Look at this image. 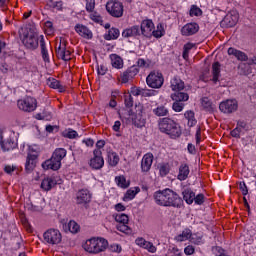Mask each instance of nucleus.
<instances>
[{
	"label": "nucleus",
	"instance_id": "f257e3e1",
	"mask_svg": "<svg viewBox=\"0 0 256 256\" xmlns=\"http://www.w3.org/2000/svg\"><path fill=\"white\" fill-rule=\"evenodd\" d=\"M154 200L160 207H181V203H183L179 194L169 188L156 191L154 193Z\"/></svg>",
	"mask_w": 256,
	"mask_h": 256
},
{
	"label": "nucleus",
	"instance_id": "f03ea898",
	"mask_svg": "<svg viewBox=\"0 0 256 256\" xmlns=\"http://www.w3.org/2000/svg\"><path fill=\"white\" fill-rule=\"evenodd\" d=\"M145 109L142 104H138L135 106L134 111L129 110L127 113H124L121 116L122 121L125 123H133L135 127L141 129L145 127L147 123V119L143 115Z\"/></svg>",
	"mask_w": 256,
	"mask_h": 256
},
{
	"label": "nucleus",
	"instance_id": "7ed1b4c3",
	"mask_svg": "<svg viewBox=\"0 0 256 256\" xmlns=\"http://www.w3.org/2000/svg\"><path fill=\"white\" fill-rule=\"evenodd\" d=\"M159 129L161 133H166V135H169L172 139L181 137V127L171 118L160 119Z\"/></svg>",
	"mask_w": 256,
	"mask_h": 256
},
{
	"label": "nucleus",
	"instance_id": "20e7f679",
	"mask_svg": "<svg viewBox=\"0 0 256 256\" xmlns=\"http://www.w3.org/2000/svg\"><path fill=\"white\" fill-rule=\"evenodd\" d=\"M109 247V242L104 238H91L88 239L83 248L87 251V253H92L93 255H97L98 253H103Z\"/></svg>",
	"mask_w": 256,
	"mask_h": 256
},
{
	"label": "nucleus",
	"instance_id": "39448f33",
	"mask_svg": "<svg viewBox=\"0 0 256 256\" xmlns=\"http://www.w3.org/2000/svg\"><path fill=\"white\" fill-rule=\"evenodd\" d=\"M22 43L26 49L35 51L39 47V34L33 30H22Z\"/></svg>",
	"mask_w": 256,
	"mask_h": 256
},
{
	"label": "nucleus",
	"instance_id": "423d86ee",
	"mask_svg": "<svg viewBox=\"0 0 256 256\" xmlns=\"http://www.w3.org/2000/svg\"><path fill=\"white\" fill-rule=\"evenodd\" d=\"M146 83L148 87H151V89H161L163 87V83H165L163 73L159 71L150 72L146 78Z\"/></svg>",
	"mask_w": 256,
	"mask_h": 256
},
{
	"label": "nucleus",
	"instance_id": "0eeeda50",
	"mask_svg": "<svg viewBox=\"0 0 256 256\" xmlns=\"http://www.w3.org/2000/svg\"><path fill=\"white\" fill-rule=\"evenodd\" d=\"M17 106L20 111L25 113H33L37 109V99L32 96H25L17 101Z\"/></svg>",
	"mask_w": 256,
	"mask_h": 256
},
{
	"label": "nucleus",
	"instance_id": "6e6552de",
	"mask_svg": "<svg viewBox=\"0 0 256 256\" xmlns=\"http://www.w3.org/2000/svg\"><path fill=\"white\" fill-rule=\"evenodd\" d=\"M115 222L118 223L116 229L126 235H131L132 231L129 225V216L127 214L118 213L114 215Z\"/></svg>",
	"mask_w": 256,
	"mask_h": 256
},
{
	"label": "nucleus",
	"instance_id": "1a4fd4ad",
	"mask_svg": "<svg viewBox=\"0 0 256 256\" xmlns=\"http://www.w3.org/2000/svg\"><path fill=\"white\" fill-rule=\"evenodd\" d=\"M56 55L62 61H71V51L67 50V40L65 38H60L56 42Z\"/></svg>",
	"mask_w": 256,
	"mask_h": 256
},
{
	"label": "nucleus",
	"instance_id": "9d476101",
	"mask_svg": "<svg viewBox=\"0 0 256 256\" xmlns=\"http://www.w3.org/2000/svg\"><path fill=\"white\" fill-rule=\"evenodd\" d=\"M106 11L111 17H123V3L115 0H110L106 3Z\"/></svg>",
	"mask_w": 256,
	"mask_h": 256
},
{
	"label": "nucleus",
	"instance_id": "9b49d317",
	"mask_svg": "<svg viewBox=\"0 0 256 256\" xmlns=\"http://www.w3.org/2000/svg\"><path fill=\"white\" fill-rule=\"evenodd\" d=\"M44 241L46 243H49V245H59L61 243L63 236L61 235V232L58 229L50 228L48 229L44 235Z\"/></svg>",
	"mask_w": 256,
	"mask_h": 256
},
{
	"label": "nucleus",
	"instance_id": "f8f14e48",
	"mask_svg": "<svg viewBox=\"0 0 256 256\" xmlns=\"http://www.w3.org/2000/svg\"><path fill=\"white\" fill-rule=\"evenodd\" d=\"M219 109L221 113L230 115L231 113H235V111L239 109V103L235 99H227L220 103Z\"/></svg>",
	"mask_w": 256,
	"mask_h": 256
},
{
	"label": "nucleus",
	"instance_id": "ddd939ff",
	"mask_svg": "<svg viewBox=\"0 0 256 256\" xmlns=\"http://www.w3.org/2000/svg\"><path fill=\"white\" fill-rule=\"evenodd\" d=\"M105 165V160L103 159V151L101 150H94L93 151V157L90 159V167L92 169H103V166Z\"/></svg>",
	"mask_w": 256,
	"mask_h": 256
},
{
	"label": "nucleus",
	"instance_id": "4468645a",
	"mask_svg": "<svg viewBox=\"0 0 256 256\" xmlns=\"http://www.w3.org/2000/svg\"><path fill=\"white\" fill-rule=\"evenodd\" d=\"M239 21V13L237 11L229 12L221 22L224 27H235Z\"/></svg>",
	"mask_w": 256,
	"mask_h": 256
},
{
	"label": "nucleus",
	"instance_id": "2eb2a0df",
	"mask_svg": "<svg viewBox=\"0 0 256 256\" xmlns=\"http://www.w3.org/2000/svg\"><path fill=\"white\" fill-rule=\"evenodd\" d=\"M141 33L144 37H153V29H155V24L152 20H144L140 26Z\"/></svg>",
	"mask_w": 256,
	"mask_h": 256
},
{
	"label": "nucleus",
	"instance_id": "dca6fc26",
	"mask_svg": "<svg viewBox=\"0 0 256 256\" xmlns=\"http://www.w3.org/2000/svg\"><path fill=\"white\" fill-rule=\"evenodd\" d=\"M77 205H86V203H91V192L87 189H82L76 194Z\"/></svg>",
	"mask_w": 256,
	"mask_h": 256
},
{
	"label": "nucleus",
	"instance_id": "f3484780",
	"mask_svg": "<svg viewBox=\"0 0 256 256\" xmlns=\"http://www.w3.org/2000/svg\"><path fill=\"white\" fill-rule=\"evenodd\" d=\"M195 33H199V24L195 22L185 24L181 28V34L184 37H191V35H195Z\"/></svg>",
	"mask_w": 256,
	"mask_h": 256
},
{
	"label": "nucleus",
	"instance_id": "a211bd4d",
	"mask_svg": "<svg viewBox=\"0 0 256 256\" xmlns=\"http://www.w3.org/2000/svg\"><path fill=\"white\" fill-rule=\"evenodd\" d=\"M153 153H147L143 156L141 161V171L142 173H149L151 171V167L153 165Z\"/></svg>",
	"mask_w": 256,
	"mask_h": 256
},
{
	"label": "nucleus",
	"instance_id": "6ab92c4d",
	"mask_svg": "<svg viewBox=\"0 0 256 256\" xmlns=\"http://www.w3.org/2000/svg\"><path fill=\"white\" fill-rule=\"evenodd\" d=\"M136 245L138 247H142V249H146V251H149V253H155L157 251V247L153 245V243L145 240L144 238H137L135 240Z\"/></svg>",
	"mask_w": 256,
	"mask_h": 256
},
{
	"label": "nucleus",
	"instance_id": "aec40b11",
	"mask_svg": "<svg viewBox=\"0 0 256 256\" xmlns=\"http://www.w3.org/2000/svg\"><path fill=\"white\" fill-rule=\"evenodd\" d=\"M139 73V70L136 67H130L126 71H124L121 76V83H129L130 79H133Z\"/></svg>",
	"mask_w": 256,
	"mask_h": 256
},
{
	"label": "nucleus",
	"instance_id": "412c9836",
	"mask_svg": "<svg viewBox=\"0 0 256 256\" xmlns=\"http://www.w3.org/2000/svg\"><path fill=\"white\" fill-rule=\"evenodd\" d=\"M42 167L46 170L52 169V171H59L61 169V162L52 156L42 164Z\"/></svg>",
	"mask_w": 256,
	"mask_h": 256
},
{
	"label": "nucleus",
	"instance_id": "4be33fe9",
	"mask_svg": "<svg viewBox=\"0 0 256 256\" xmlns=\"http://www.w3.org/2000/svg\"><path fill=\"white\" fill-rule=\"evenodd\" d=\"M172 91H183L185 89V82L179 76H174L170 81Z\"/></svg>",
	"mask_w": 256,
	"mask_h": 256
},
{
	"label": "nucleus",
	"instance_id": "5701e85b",
	"mask_svg": "<svg viewBox=\"0 0 256 256\" xmlns=\"http://www.w3.org/2000/svg\"><path fill=\"white\" fill-rule=\"evenodd\" d=\"M36 165H37V155L28 154L26 158V164H25L26 172L31 173V171L35 169Z\"/></svg>",
	"mask_w": 256,
	"mask_h": 256
},
{
	"label": "nucleus",
	"instance_id": "b1692460",
	"mask_svg": "<svg viewBox=\"0 0 256 256\" xmlns=\"http://www.w3.org/2000/svg\"><path fill=\"white\" fill-rule=\"evenodd\" d=\"M47 85L51 89H57L59 91V93H65V91H66L65 85H63L59 80H57L55 78H48Z\"/></svg>",
	"mask_w": 256,
	"mask_h": 256
},
{
	"label": "nucleus",
	"instance_id": "393cba45",
	"mask_svg": "<svg viewBox=\"0 0 256 256\" xmlns=\"http://www.w3.org/2000/svg\"><path fill=\"white\" fill-rule=\"evenodd\" d=\"M55 185H57V178L48 177L42 181L41 189H43L44 191H51V189H53V187H55Z\"/></svg>",
	"mask_w": 256,
	"mask_h": 256
},
{
	"label": "nucleus",
	"instance_id": "a878e982",
	"mask_svg": "<svg viewBox=\"0 0 256 256\" xmlns=\"http://www.w3.org/2000/svg\"><path fill=\"white\" fill-rule=\"evenodd\" d=\"M75 31H76V33L81 35V37H84V39H92L93 38V33L90 32L89 28H87L84 25H79V24L76 25Z\"/></svg>",
	"mask_w": 256,
	"mask_h": 256
},
{
	"label": "nucleus",
	"instance_id": "bb28decb",
	"mask_svg": "<svg viewBox=\"0 0 256 256\" xmlns=\"http://www.w3.org/2000/svg\"><path fill=\"white\" fill-rule=\"evenodd\" d=\"M228 55H233V57H236L238 61H247V59H249V57L247 56V54H245V52L237 50L233 47H230L228 49Z\"/></svg>",
	"mask_w": 256,
	"mask_h": 256
},
{
	"label": "nucleus",
	"instance_id": "cd10ccee",
	"mask_svg": "<svg viewBox=\"0 0 256 256\" xmlns=\"http://www.w3.org/2000/svg\"><path fill=\"white\" fill-rule=\"evenodd\" d=\"M189 173H191V170H189V165L181 164L179 167L177 179L179 181H185L189 177Z\"/></svg>",
	"mask_w": 256,
	"mask_h": 256
},
{
	"label": "nucleus",
	"instance_id": "c85d7f7f",
	"mask_svg": "<svg viewBox=\"0 0 256 256\" xmlns=\"http://www.w3.org/2000/svg\"><path fill=\"white\" fill-rule=\"evenodd\" d=\"M40 48L43 61L49 63V51L47 50V44L45 43V37L40 36Z\"/></svg>",
	"mask_w": 256,
	"mask_h": 256
},
{
	"label": "nucleus",
	"instance_id": "c756f323",
	"mask_svg": "<svg viewBox=\"0 0 256 256\" xmlns=\"http://www.w3.org/2000/svg\"><path fill=\"white\" fill-rule=\"evenodd\" d=\"M107 161H108V164L110 165V167H117V165H119V161H120V158H119V155L117 154V152H113V151L108 152Z\"/></svg>",
	"mask_w": 256,
	"mask_h": 256
},
{
	"label": "nucleus",
	"instance_id": "7c9ffc66",
	"mask_svg": "<svg viewBox=\"0 0 256 256\" xmlns=\"http://www.w3.org/2000/svg\"><path fill=\"white\" fill-rule=\"evenodd\" d=\"M172 101H177L183 103L185 101H189V94L181 91H176L175 93L171 94Z\"/></svg>",
	"mask_w": 256,
	"mask_h": 256
},
{
	"label": "nucleus",
	"instance_id": "2f4dec72",
	"mask_svg": "<svg viewBox=\"0 0 256 256\" xmlns=\"http://www.w3.org/2000/svg\"><path fill=\"white\" fill-rule=\"evenodd\" d=\"M111 65L114 69H123V58L117 54L110 55Z\"/></svg>",
	"mask_w": 256,
	"mask_h": 256
},
{
	"label": "nucleus",
	"instance_id": "473e14b6",
	"mask_svg": "<svg viewBox=\"0 0 256 256\" xmlns=\"http://www.w3.org/2000/svg\"><path fill=\"white\" fill-rule=\"evenodd\" d=\"M182 194H183V199L187 203V205H192L193 201H195V192L187 188L182 192Z\"/></svg>",
	"mask_w": 256,
	"mask_h": 256
},
{
	"label": "nucleus",
	"instance_id": "72a5a7b5",
	"mask_svg": "<svg viewBox=\"0 0 256 256\" xmlns=\"http://www.w3.org/2000/svg\"><path fill=\"white\" fill-rule=\"evenodd\" d=\"M137 35H139V26H133L122 32V36L126 38L137 37Z\"/></svg>",
	"mask_w": 256,
	"mask_h": 256
},
{
	"label": "nucleus",
	"instance_id": "f704fd0d",
	"mask_svg": "<svg viewBox=\"0 0 256 256\" xmlns=\"http://www.w3.org/2000/svg\"><path fill=\"white\" fill-rule=\"evenodd\" d=\"M184 117L188 120V127H195V125H197V119H195V112L191 110L186 111Z\"/></svg>",
	"mask_w": 256,
	"mask_h": 256
},
{
	"label": "nucleus",
	"instance_id": "c9c22d12",
	"mask_svg": "<svg viewBox=\"0 0 256 256\" xmlns=\"http://www.w3.org/2000/svg\"><path fill=\"white\" fill-rule=\"evenodd\" d=\"M221 74V64H219V62H215L212 65V81H214V83H217V81H219V75Z\"/></svg>",
	"mask_w": 256,
	"mask_h": 256
},
{
	"label": "nucleus",
	"instance_id": "e433bc0d",
	"mask_svg": "<svg viewBox=\"0 0 256 256\" xmlns=\"http://www.w3.org/2000/svg\"><path fill=\"white\" fill-rule=\"evenodd\" d=\"M52 156L61 163V161L67 157V150H65V148H58L53 152Z\"/></svg>",
	"mask_w": 256,
	"mask_h": 256
},
{
	"label": "nucleus",
	"instance_id": "4c0bfd02",
	"mask_svg": "<svg viewBox=\"0 0 256 256\" xmlns=\"http://www.w3.org/2000/svg\"><path fill=\"white\" fill-rule=\"evenodd\" d=\"M0 147H2L3 151H11L13 149V142L3 141V130L0 128Z\"/></svg>",
	"mask_w": 256,
	"mask_h": 256
},
{
	"label": "nucleus",
	"instance_id": "58836bf2",
	"mask_svg": "<svg viewBox=\"0 0 256 256\" xmlns=\"http://www.w3.org/2000/svg\"><path fill=\"white\" fill-rule=\"evenodd\" d=\"M139 191H141L139 187H135L134 189H129L124 195L123 201H131L132 199H135V195H137Z\"/></svg>",
	"mask_w": 256,
	"mask_h": 256
},
{
	"label": "nucleus",
	"instance_id": "ea45409f",
	"mask_svg": "<svg viewBox=\"0 0 256 256\" xmlns=\"http://www.w3.org/2000/svg\"><path fill=\"white\" fill-rule=\"evenodd\" d=\"M64 227H65V229H68V231H70V233H73L74 235L77 234V232L80 231V229H81L79 224L73 220H71Z\"/></svg>",
	"mask_w": 256,
	"mask_h": 256
},
{
	"label": "nucleus",
	"instance_id": "a19ab883",
	"mask_svg": "<svg viewBox=\"0 0 256 256\" xmlns=\"http://www.w3.org/2000/svg\"><path fill=\"white\" fill-rule=\"evenodd\" d=\"M154 115L157 117H165L169 115V110L165 106H158L156 109H153Z\"/></svg>",
	"mask_w": 256,
	"mask_h": 256
},
{
	"label": "nucleus",
	"instance_id": "79ce46f5",
	"mask_svg": "<svg viewBox=\"0 0 256 256\" xmlns=\"http://www.w3.org/2000/svg\"><path fill=\"white\" fill-rule=\"evenodd\" d=\"M165 35V28H163V24H158L157 29H153L152 36L156 39H161Z\"/></svg>",
	"mask_w": 256,
	"mask_h": 256
},
{
	"label": "nucleus",
	"instance_id": "37998d69",
	"mask_svg": "<svg viewBox=\"0 0 256 256\" xmlns=\"http://www.w3.org/2000/svg\"><path fill=\"white\" fill-rule=\"evenodd\" d=\"M191 235H192L191 230L185 229L180 235L176 237V241H180V242L187 241L188 239H191Z\"/></svg>",
	"mask_w": 256,
	"mask_h": 256
},
{
	"label": "nucleus",
	"instance_id": "c03bdc74",
	"mask_svg": "<svg viewBox=\"0 0 256 256\" xmlns=\"http://www.w3.org/2000/svg\"><path fill=\"white\" fill-rule=\"evenodd\" d=\"M115 181L118 187H121L122 189H127V187H129V183L127 182V179H125V176H117Z\"/></svg>",
	"mask_w": 256,
	"mask_h": 256
},
{
	"label": "nucleus",
	"instance_id": "a18cd8bd",
	"mask_svg": "<svg viewBox=\"0 0 256 256\" xmlns=\"http://www.w3.org/2000/svg\"><path fill=\"white\" fill-rule=\"evenodd\" d=\"M63 137H66V139H77L79 134L73 129H68L63 132Z\"/></svg>",
	"mask_w": 256,
	"mask_h": 256
},
{
	"label": "nucleus",
	"instance_id": "49530a36",
	"mask_svg": "<svg viewBox=\"0 0 256 256\" xmlns=\"http://www.w3.org/2000/svg\"><path fill=\"white\" fill-rule=\"evenodd\" d=\"M190 241L194 243V245H201L203 243V235L191 234Z\"/></svg>",
	"mask_w": 256,
	"mask_h": 256
},
{
	"label": "nucleus",
	"instance_id": "de8ad7c7",
	"mask_svg": "<svg viewBox=\"0 0 256 256\" xmlns=\"http://www.w3.org/2000/svg\"><path fill=\"white\" fill-rule=\"evenodd\" d=\"M44 29H45L47 35H53V33H55V28L53 27V22H51V21L45 22Z\"/></svg>",
	"mask_w": 256,
	"mask_h": 256
},
{
	"label": "nucleus",
	"instance_id": "09e8293b",
	"mask_svg": "<svg viewBox=\"0 0 256 256\" xmlns=\"http://www.w3.org/2000/svg\"><path fill=\"white\" fill-rule=\"evenodd\" d=\"M201 105L204 109H207V111H211V109H213V103L207 97L202 98Z\"/></svg>",
	"mask_w": 256,
	"mask_h": 256
},
{
	"label": "nucleus",
	"instance_id": "8fccbe9b",
	"mask_svg": "<svg viewBox=\"0 0 256 256\" xmlns=\"http://www.w3.org/2000/svg\"><path fill=\"white\" fill-rule=\"evenodd\" d=\"M109 39H118L119 38V29L111 28L108 32Z\"/></svg>",
	"mask_w": 256,
	"mask_h": 256
},
{
	"label": "nucleus",
	"instance_id": "3c124183",
	"mask_svg": "<svg viewBox=\"0 0 256 256\" xmlns=\"http://www.w3.org/2000/svg\"><path fill=\"white\" fill-rule=\"evenodd\" d=\"M202 14V11L197 6H192L190 9V17H199Z\"/></svg>",
	"mask_w": 256,
	"mask_h": 256
},
{
	"label": "nucleus",
	"instance_id": "603ef678",
	"mask_svg": "<svg viewBox=\"0 0 256 256\" xmlns=\"http://www.w3.org/2000/svg\"><path fill=\"white\" fill-rule=\"evenodd\" d=\"M95 10V0H86V11L93 13Z\"/></svg>",
	"mask_w": 256,
	"mask_h": 256
},
{
	"label": "nucleus",
	"instance_id": "864d4df0",
	"mask_svg": "<svg viewBox=\"0 0 256 256\" xmlns=\"http://www.w3.org/2000/svg\"><path fill=\"white\" fill-rule=\"evenodd\" d=\"M183 107H185V104H183L182 102H177V101H175L172 105V109L174 111H176L177 113H181V111H183Z\"/></svg>",
	"mask_w": 256,
	"mask_h": 256
},
{
	"label": "nucleus",
	"instance_id": "5fc2aeb1",
	"mask_svg": "<svg viewBox=\"0 0 256 256\" xmlns=\"http://www.w3.org/2000/svg\"><path fill=\"white\" fill-rule=\"evenodd\" d=\"M182 255H183V253H181V252L179 251V249H178V248H175V247L170 248V249L168 250L167 254H166V256H182Z\"/></svg>",
	"mask_w": 256,
	"mask_h": 256
},
{
	"label": "nucleus",
	"instance_id": "6e6d98bb",
	"mask_svg": "<svg viewBox=\"0 0 256 256\" xmlns=\"http://www.w3.org/2000/svg\"><path fill=\"white\" fill-rule=\"evenodd\" d=\"M194 203L196 205H203V203H205V195L198 194L197 196H194Z\"/></svg>",
	"mask_w": 256,
	"mask_h": 256
},
{
	"label": "nucleus",
	"instance_id": "4d7b16f0",
	"mask_svg": "<svg viewBox=\"0 0 256 256\" xmlns=\"http://www.w3.org/2000/svg\"><path fill=\"white\" fill-rule=\"evenodd\" d=\"M124 103L126 105V107H132L133 106V96H131V94H126L124 96Z\"/></svg>",
	"mask_w": 256,
	"mask_h": 256
},
{
	"label": "nucleus",
	"instance_id": "13d9d810",
	"mask_svg": "<svg viewBox=\"0 0 256 256\" xmlns=\"http://www.w3.org/2000/svg\"><path fill=\"white\" fill-rule=\"evenodd\" d=\"M155 95H157V91L144 89L142 97H155Z\"/></svg>",
	"mask_w": 256,
	"mask_h": 256
},
{
	"label": "nucleus",
	"instance_id": "bf43d9fd",
	"mask_svg": "<svg viewBox=\"0 0 256 256\" xmlns=\"http://www.w3.org/2000/svg\"><path fill=\"white\" fill-rule=\"evenodd\" d=\"M238 188L241 190L242 195H248L249 189L247 188V184H245V182H240Z\"/></svg>",
	"mask_w": 256,
	"mask_h": 256
},
{
	"label": "nucleus",
	"instance_id": "052dcab7",
	"mask_svg": "<svg viewBox=\"0 0 256 256\" xmlns=\"http://www.w3.org/2000/svg\"><path fill=\"white\" fill-rule=\"evenodd\" d=\"M159 171H160L161 177H165V175L169 174V166L162 165V166H160V170Z\"/></svg>",
	"mask_w": 256,
	"mask_h": 256
},
{
	"label": "nucleus",
	"instance_id": "680f3d73",
	"mask_svg": "<svg viewBox=\"0 0 256 256\" xmlns=\"http://www.w3.org/2000/svg\"><path fill=\"white\" fill-rule=\"evenodd\" d=\"M231 135L239 139L241 137V128L236 127L234 130L231 131Z\"/></svg>",
	"mask_w": 256,
	"mask_h": 256
},
{
	"label": "nucleus",
	"instance_id": "e2e57ef3",
	"mask_svg": "<svg viewBox=\"0 0 256 256\" xmlns=\"http://www.w3.org/2000/svg\"><path fill=\"white\" fill-rule=\"evenodd\" d=\"M185 255H193L195 253V247L189 245L184 249Z\"/></svg>",
	"mask_w": 256,
	"mask_h": 256
},
{
	"label": "nucleus",
	"instance_id": "0e129e2a",
	"mask_svg": "<svg viewBox=\"0 0 256 256\" xmlns=\"http://www.w3.org/2000/svg\"><path fill=\"white\" fill-rule=\"evenodd\" d=\"M105 147V140H99L96 143V149H94V151H101V149H103Z\"/></svg>",
	"mask_w": 256,
	"mask_h": 256
},
{
	"label": "nucleus",
	"instance_id": "69168bd1",
	"mask_svg": "<svg viewBox=\"0 0 256 256\" xmlns=\"http://www.w3.org/2000/svg\"><path fill=\"white\" fill-rule=\"evenodd\" d=\"M214 252H215L216 256H227V255H225V250H223V248H221V247H216L214 249Z\"/></svg>",
	"mask_w": 256,
	"mask_h": 256
},
{
	"label": "nucleus",
	"instance_id": "338daca9",
	"mask_svg": "<svg viewBox=\"0 0 256 256\" xmlns=\"http://www.w3.org/2000/svg\"><path fill=\"white\" fill-rule=\"evenodd\" d=\"M196 144L199 145L201 143V127H198L196 130Z\"/></svg>",
	"mask_w": 256,
	"mask_h": 256
},
{
	"label": "nucleus",
	"instance_id": "774afa93",
	"mask_svg": "<svg viewBox=\"0 0 256 256\" xmlns=\"http://www.w3.org/2000/svg\"><path fill=\"white\" fill-rule=\"evenodd\" d=\"M4 171L8 175H11V173H13V171H15V166L7 165V166H5Z\"/></svg>",
	"mask_w": 256,
	"mask_h": 256
}]
</instances>
